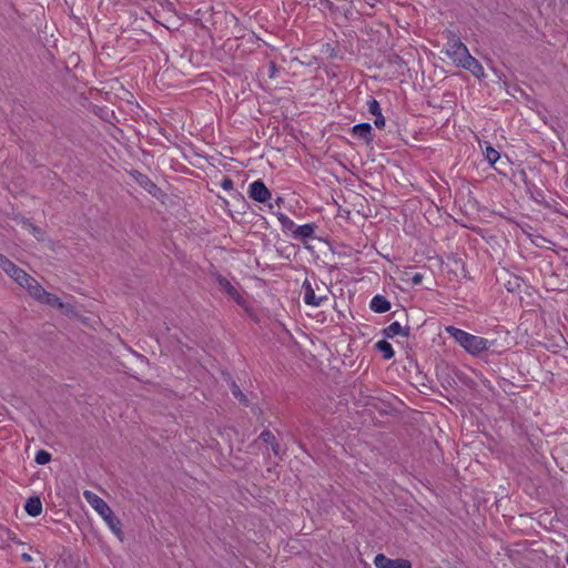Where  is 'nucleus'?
I'll list each match as a JSON object with an SVG mask.
<instances>
[{
    "label": "nucleus",
    "instance_id": "1",
    "mask_svg": "<svg viewBox=\"0 0 568 568\" xmlns=\"http://www.w3.org/2000/svg\"><path fill=\"white\" fill-rule=\"evenodd\" d=\"M445 53L457 67L470 71L476 78L484 77L481 64L470 55L467 47L453 31L447 32Z\"/></svg>",
    "mask_w": 568,
    "mask_h": 568
},
{
    "label": "nucleus",
    "instance_id": "2",
    "mask_svg": "<svg viewBox=\"0 0 568 568\" xmlns=\"http://www.w3.org/2000/svg\"><path fill=\"white\" fill-rule=\"evenodd\" d=\"M445 331L470 355L477 356L487 351L491 342L481 336L473 335L455 326H446Z\"/></svg>",
    "mask_w": 568,
    "mask_h": 568
},
{
    "label": "nucleus",
    "instance_id": "3",
    "mask_svg": "<svg viewBox=\"0 0 568 568\" xmlns=\"http://www.w3.org/2000/svg\"><path fill=\"white\" fill-rule=\"evenodd\" d=\"M83 497L87 503L103 518L113 534L116 535L120 540H122V524L120 519L114 515L110 506L91 490H84Z\"/></svg>",
    "mask_w": 568,
    "mask_h": 568
},
{
    "label": "nucleus",
    "instance_id": "4",
    "mask_svg": "<svg viewBox=\"0 0 568 568\" xmlns=\"http://www.w3.org/2000/svg\"><path fill=\"white\" fill-rule=\"evenodd\" d=\"M302 288L304 294L303 298L306 305L318 307L328 300V288L324 285L321 286L316 282L313 285L308 280H305Z\"/></svg>",
    "mask_w": 568,
    "mask_h": 568
},
{
    "label": "nucleus",
    "instance_id": "5",
    "mask_svg": "<svg viewBox=\"0 0 568 568\" xmlns=\"http://www.w3.org/2000/svg\"><path fill=\"white\" fill-rule=\"evenodd\" d=\"M247 194L250 199L258 203H267L272 197L271 191L266 187L262 180L252 182L248 185Z\"/></svg>",
    "mask_w": 568,
    "mask_h": 568
},
{
    "label": "nucleus",
    "instance_id": "6",
    "mask_svg": "<svg viewBox=\"0 0 568 568\" xmlns=\"http://www.w3.org/2000/svg\"><path fill=\"white\" fill-rule=\"evenodd\" d=\"M0 267L6 272L16 283L21 282L24 278L26 272L18 267L7 256L0 254Z\"/></svg>",
    "mask_w": 568,
    "mask_h": 568
},
{
    "label": "nucleus",
    "instance_id": "7",
    "mask_svg": "<svg viewBox=\"0 0 568 568\" xmlns=\"http://www.w3.org/2000/svg\"><path fill=\"white\" fill-rule=\"evenodd\" d=\"M216 282L219 284V287L225 292L234 302L237 304L243 303V297L240 294V292L232 285V283L224 276L219 275L216 277Z\"/></svg>",
    "mask_w": 568,
    "mask_h": 568
},
{
    "label": "nucleus",
    "instance_id": "8",
    "mask_svg": "<svg viewBox=\"0 0 568 568\" xmlns=\"http://www.w3.org/2000/svg\"><path fill=\"white\" fill-rule=\"evenodd\" d=\"M131 175L135 182L139 183L145 191H148L153 196H159L161 193L160 189L146 175L138 171H132Z\"/></svg>",
    "mask_w": 568,
    "mask_h": 568
},
{
    "label": "nucleus",
    "instance_id": "9",
    "mask_svg": "<svg viewBox=\"0 0 568 568\" xmlns=\"http://www.w3.org/2000/svg\"><path fill=\"white\" fill-rule=\"evenodd\" d=\"M18 284L26 288L34 300L43 290V287L38 283V281L30 276L28 273H26L24 278H22L21 282H19Z\"/></svg>",
    "mask_w": 568,
    "mask_h": 568
},
{
    "label": "nucleus",
    "instance_id": "10",
    "mask_svg": "<svg viewBox=\"0 0 568 568\" xmlns=\"http://www.w3.org/2000/svg\"><path fill=\"white\" fill-rule=\"evenodd\" d=\"M367 110L375 116V126L383 129L385 126V118L382 113L379 102L376 99H369L367 101Z\"/></svg>",
    "mask_w": 568,
    "mask_h": 568
},
{
    "label": "nucleus",
    "instance_id": "11",
    "mask_svg": "<svg viewBox=\"0 0 568 568\" xmlns=\"http://www.w3.org/2000/svg\"><path fill=\"white\" fill-rule=\"evenodd\" d=\"M352 132L355 136L364 140L366 143L373 141L372 125L367 122L356 124L352 128Z\"/></svg>",
    "mask_w": 568,
    "mask_h": 568
},
{
    "label": "nucleus",
    "instance_id": "12",
    "mask_svg": "<svg viewBox=\"0 0 568 568\" xmlns=\"http://www.w3.org/2000/svg\"><path fill=\"white\" fill-rule=\"evenodd\" d=\"M383 334L386 338H394L397 335L407 337L409 335V327H403L398 322H393L384 328Z\"/></svg>",
    "mask_w": 568,
    "mask_h": 568
},
{
    "label": "nucleus",
    "instance_id": "13",
    "mask_svg": "<svg viewBox=\"0 0 568 568\" xmlns=\"http://www.w3.org/2000/svg\"><path fill=\"white\" fill-rule=\"evenodd\" d=\"M369 307L375 313H385L390 310V303L383 295H375L369 303Z\"/></svg>",
    "mask_w": 568,
    "mask_h": 568
},
{
    "label": "nucleus",
    "instance_id": "14",
    "mask_svg": "<svg viewBox=\"0 0 568 568\" xmlns=\"http://www.w3.org/2000/svg\"><path fill=\"white\" fill-rule=\"evenodd\" d=\"M36 300L51 307L60 308V306H62V301L57 295L47 292L44 288Z\"/></svg>",
    "mask_w": 568,
    "mask_h": 568
},
{
    "label": "nucleus",
    "instance_id": "15",
    "mask_svg": "<svg viewBox=\"0 0 568 568\" xmlns=\"http://www.w3.org/2000/svg\"><path fill=\"white\" fill-rule=\"evenodd\" d=\"M315 226L312 223H307L297 226L293 230V237L296 240L305 241L314 235Z\"/></svg>",
    "mask_w": 568,
    "mask_h": 568
},
{
    "label": "nucleus",
    "instance_id": "16",
    "mask_svg": "<svg viewBox=\"0 0 568 568\" xmlns=\"http://www.w3.org/2000/svg\"><path fill=\"white\" fill-rule=\"evenodd\" d=\"M24 509H26L27 514L32 517L39 516L42 511V503H41L40 498L39 497H30L24 505Z\"/></svg>",
    "mask_w": 568,
    "mask_h": 568
},
{
    "label": "nucleus",
    "instance_id": "17",
    "mask_svg": "<svg viewBox=\"0 0 568 568\" xmlns=\"http://www.w3.org/2000/svg\"><path fill=\"white\" fill-rule=\"evenodd\" d=\"M376 348L382 353L383 358L390 359L394 357L395 352L393 349V346L385 339L378 341L375 344Z\"/></svg>",
    "mask_w": 568,
    "mask_h": 568
},
{
    "label": "nucleus",
    "instance_id": "18",
    "mask_svg": "<svg viewBox=\"0 0 568 568\" xmlns=\"http://www.w3.org/2000/svg\"><path fill=\"white\" fill-rule=\"evenodd\" d=\"M395 564L396 559H390L384 554L376 555L374 559V565L376 568H395Z\"/></svg>",
    "mask_w": 568,
    "mask_h": 568
},
{
    "label": "nucleus",
    "instance_id": "19",
    "mask_svg": "<svg viewBox=\"0 0 568 568\" xmlns=\"http://www.w3.org/2000/svg\"><path fill=\"white\" fill-rule=\"evenodd\" d=\"M484 155L487 162L491 165H494L500 158V154L497 150H495L491 145L486 143L484 149Z\"/></svg>",
    "mask_w": 568,
    "mask_h": 568
},
{
    "label": "nucleus",
    "instance_id": "20",
    "mask_svg": "<svg viewBox=\"0 0 568 568\" xmlns=\"http://www.w3.org/2000/svg\"><path fill=\"white\" fill-rule=\"evenodd\" d=\"M22 226L30 233H32L38 240H43V231L38 226L33 225L29 220H22Z\"/></svg>",
    "mask_w": 568,
    "mask_h": 568
},
{
    "label": "nucleus",
    "instance_id": "21",
    "mask_svg": "<svg viewBox=\"0 0 568 568\" xmlns=\"http://www.w3.org/2000/svg\"><path fill=\"white\" fill-rule=\"evenodd\" d=\"M278 222L281 223L283 230H293L295 227L294 222L284 213H275Z\"/></svg>",
    "mask_w": 568,
    "mask_h": 568
},
{
    "label": "nucleus",
    "instance_id": "22",
    "mask_svg": "<svg viewBox=\"0 0 568 568\" xmlns=\"http://www.w3.org/2000/svg\"><path fill=\"white\" fill-rule=\"evenodd\" d=\"M51 460V454L48 453L47 450H39L37 454H36V457H34V462L39 465H45L48 464L49 462Z\"/></svg>",
    "mask_w": 568,
    "mask_h": 568
},
{
    "label": "nucleus",
    "instance_id": "23",
    "mask_svg": "<svg viewBox=\"0 0 568 568\" xmlns=\"http://www.w3.org/2000/svg\"><path fill=\"white\" fill-rule=\"evenodd\" d=\"M59 310H61V312L68 317H78V312L75 307L70 303L62 302V306H60Z\"/></svg>",
    "mask_w": 568,
    "mask_h": 568
},
{
    "label": "nucleus",
    "instance_id": "24",
    "mask_svg": "<svg viewBox=\"0 0 568 568\" xmlns=\"http://www.w3.org/2000/svg\"><path fill=\"white\" fill-rule=\"evenodd\" d=\"M232 395L239 399L241 403H247L246 396L242 393L241 388L236 385V383H232L231 385Z\"/></svg>",
    "mask_w": 568,
    "mask_h": 568
},
{
    "label": "nucleus",
    "instance_id": "25",
    "mask_svg": "<svg viewBox=\"0 0 568 568\" xmlns=\"http://www.w3.org/2000/svg\"><path fill=\"white\" fill-rule=\"evenodd\" d=\"M260 438L264 442V443H267V444H273L274 440L276 439L274 434L271 432V430H264L261 433L260 435Z\"/></svg>",
    "mask_w": 568,
    "mask_h": 568
},
{
    "label": "nucleus",
    "instance_id": "26",
    "mask_svg": "<svg viewBox=\"0 0 568 568\" xmlns=\"http://www.w3.org/2000/svg\"><path fill=\"white\" fill-rule=\"evenodd\" d=\"M221 186L225 191H231L234 187V183L231 178L225 176L221 181Z\"/></svg>",
    "mask_w": 568,
    "mask_h": 568
},
{
    "label": "nucleus",
    "instance_id": "27",
    "mask_svg": "<svg viewBox=\"0 0 568 568\" xmlns=\"http://www.w3.org/2000/svg\"><path fill=\"white\" fill-rule=\"evenodd\" d=\"M395 568H412L410 562L407 559H396Z\"/></svg>",
    "mask_w": 568,
    "mask_h": 568
},
{
    "label": "nucleus",
    "instance_id": "28",
    "mask_svg": "<svg viewBox=\"0 0 568 568\" xmlns=\"http://www.w3.org/2000/svg\"><path fill=\"white\" fill-rule=\"evenodd\" d=\"M423 278H424L423 274H420V273H415V274L412 276V283H413L414 285H419V284H422Z\"/></svg>",
    "mask_w": 568,
    "mask_h": 568
},
{
    "label": "nucleus",
    "instance_id": "29",
    "mask_svg": "<svg viewBox=\"0 0 568 568\" xmlns=\"http://www.w3.org/2000/svg\"><path fill=\"white\" fill-rule=\"evenodd\" d=\"M271 446H272V450H273L274 455L280 456L281 449H280V445L276 442V439L274 440L273 444H271Z\"/></svg>",
    "mask_w": 568,
    "mask_h": 568
},
{
    "label": "nucleus",
    "instance_id": "30",
    "mask_svg": "<svg viewBox=\"0 0 568 568\" xmlns=\"http://www.w3.org/2000/svg\"><path fill=\"white\" fill-rule=\"evenodd\" d=\"M21 558L26 561V562H31L32 561V557L28 554V552H23L21 555Z\"/></svg>",
    "mask_w": 568,
    "mask_h": 568
},
{
    "label": "nucleus",
    "instance_id": "31",
    "mask_svg": "<svg viewBox=\"0 0 568 568\" xmlns=\"http://www.w3.org/2000/svg\"><path fill=\"white\" fill-rule=\"evenodd\" d=\"M268 210L274 215H275V213H278L277 211H275V205L273 203H268Z\"/></svg>",
    "mask_w": 568,
    "mask_h": 568
},
{
    "label": "nucleus",
    "instance_id": "32",
    "mask_svg": "<svg viewBox=\"0 0 568 568\" xmlns=\"http://www.w3.org/2000/svg\"><path fill=\"white\" fill-rule=\"evenodd\" d=\"M282 202H283V199H282L281 196H278V197L276 199V201H275V204H276L277 206H280V203H282Z\"/></svg>",
    "mask_w": 568,
    "mask_h": 568
},
{
    "label": "nucleus",
    "instance_id": "33",
    "mask_svg": "<svg viewBox=\"0 0 568 568\" xmlns=\"http://www.w3.org/2000/svg\"><path fill=\"white\" fill-rule=\"evenodd\" d=\"M566 186L568 187V179L565 181Z\"/></svg>",
    "mask_w": 568,
    "mask_h": 568
},
{
    "label": "nucleus",
    "instance_id": "34",
    "mask_svg": "<svg viewBox=\"0 0 568 568\" xmlns=\"http://www.w3.org/2000/svg\"><path fill=\"white\" fill-rule=\"evenodd\" d=\"M566 562H567V565H568V554H567V557H566Z\"/></svg>",
    "mask_w": 568,
    "mask_h": 568
}]
</instances>
